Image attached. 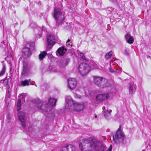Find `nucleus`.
Returning a JSON list of instances; mask_svg holds the SVG:
<instances>
[{
	"label": "nucleus",
	"mask_w": 151,
	"mask_h": 151,
	"mask_svg": "<svg viewBox=\"0 0 151 151\" xmlns=\"http://www.w3.org/2000/svg\"><path fill=\"white\" fill-rule=\"evenodd\" d=\"M121 127L120 126L115 134L113 136V140L115 143L122 142L124 138V134L121 131Z\"/></svg>",
	"instance_id": "nucleus-5"
},
{
	"label": "nucleus",
	"mask_w": 151,
	"mask_h": 151,
	"mask_svg": "<svg viewBox=\"0 0 151 151\" xmlns=\"http://www.w3.org/2000/svg\"><path fill=\"white\" fill-rule=\"evenodd\" d=\"M6 85H8V83L7 82V81H6V83H5Z\"/></svg>",
	"instance_id": "nucleus-33"
},
{
	"label": "nucleus",
	"mask_w": 151,
	"mask_h": 151,
	"mask_svg": "<svg viewBox=\"0 0 151 151\" xmlns=\"http://www.w3.org/2000/svg\"><path fill=\"white\" fill-rule=\"evenodd\" d=\"M126 42L129 44L133 43L134 40L132 37L129 33H127L125 36Z\"/></svg>",
	"instance_id": "nucleus-15"
},
{
	"label": "nucleus",
	"mask_w": 151,
	"mask_h": 151,
	"mask_svg": "<svg viewBox=\"0 0 151 151\" xmlns=\"http://www.w3.org/2000/svg\"><path fill=\"white\" fill-rule=\"evenodd\" d=\"M22 53L23 55L25 58H26L30 56L32 54V52L30 48L24 47L22 50Z\"/></svg>",
	"instance_id": "nucleus-14"
},
{
	"label": "nucleus",
	"mask_w": 151,
	"mask_h": 151,
	"mask_svg": "<svg viewBox=\"0 0 151 151\" xmlns=\"http://www.w3.org/2000/svg\"><path fill=\"white\" fill-rule=\"evenodd\" d=\"M84 108V105L83 103H76L74 105L72 109L75 111L80 112L83 111Z\"/></svg>",
	"instance_id": "nucleus-12"
},
{
	"label": "nucleus",
	"mask_w": 151,
	"mask_h": 151,
	"mask_svg": "<svg viewBox=\"0 0 151 151\" xmlns=\"http://www.w3.org/2000/svg\"><path fill=\"white\" fill-rule=\"evenodd\" d=\"M53 15L58 26L64 22L65 18L60 9L55 7Z\"/></svg>",
	"instance_id": "nucleus-3"
},
{
	"label": "nucleus",
	"mask_w": 151,
	"mask_h": 151,
	"mask_svg": "<svg viewBox=\"0 0 151 151\" xmlns=\"http://www.w3.org/2000/svg\"><path fill=\"white\" fill-rule=\"evenodd\" d=\"M109 0L113 2V1H115L116 0Z\"/></svg>",
	"instance_id": "nucleus-32"
},
{
	"label": "nucleus",
	"mask_w": 151,
	"mask_h": 151,
	"mask_svg": "<svg viewBox=\"0 0 151 151\" xmlns=\"http://www.w3.org/2000/svg\"><path fill=\"white\" fill-rule=\"evenodd\" d=\"M61 151H75V147L72 145H68L62 146Z\"/></svg>",
	"instance_id": "nucleus-13"
},
{
	"label": "nucleus",
	"mask_w": 151,
	"mask_h": 151,
	"mask_svg": "<svg viewBox=\"0 0 151 151\" xmlns=\"http://www.w3.org/2000/svg\"><path fill=\"white\" fill-rule=\"evenodd\" d=\"M30 80L29 79V80H25L24 81H21V83L19 84V86H28L29 85Z\"/></svg>",
	"instance_id": "nucleus-17"
},
{
	"label": "nucleus",
	"mask_w": 151,
	"mask_h": 151,
	"mask_svg": "<svg viewBox=\"0 0 151 151\" xmlns=\"http://www.w3.org/2000/svg\"><path fill=\"white\" fill-rule=\"evenodd\" d=\"M113 52L112 51H111L110 52L107 53L105 55V57L106 59L109 58H111Z\"/></svg>",
	"instance_id": "nucleus-24"
},
{
	"label": "nucleus",
	"mask_w": 151,
	"mask_h": 151,
	"mask_svg": "<svg viewBox=\"0 0 151 151\" xmlns=\"http://www.w3.org/2000/svg\"><path fill=\"white\" fill-rule=\"evenodd\" d=\"M68 87L70 89L73 90L75 88L77 85V82L74 78H69L68 80Z\"/></svg>",
	"instance_id": "nucleus-10"
},
{
	"label": "nucleus",
	"mask_w": 151,
	"mask_h": 151,
	"mask_svg": "<svg viewBox=\"0 0 151 151\" xmlns=\"http://www.w3.org/2000/svg\"><path fill=\"white\" fill-rule=\"evenodd\" d=\"M6 80H4V82H5V81H6Z\"/></svg>",
	"instance_id": "nucleus-37"
},
{
	"label": "nucleus",
	"mask_w": 151,
	"mask_h": 151,
	"mask_svg": "<svg viewBox=\"0 0 151 151\" xmlns=\"http://www.w3.org/2000/svg\"><path fill=\"white\" fill-rule=\"evenodd\" d=\"M109 96V94L108 93L104 94H100L96 96V101L99 102H102L104 101L107 100Z\"/></svg>",
	"instance_id": "nucleus-9"
},
{
	"label": "nucleus",
	"mask_w": 151,
	"mask_h": 151,
	"mask_svg": "<svg viewBox=\"0 0 151 151\" xmlns=\"http://www.w3.org/2000/svg\"><path fill=\"white\" fill-rule=\"evenodd\" d=\"M70 40L68 39L66 42V45L69 47H71L72 46L71 42H70Z\"/></svg>",
	"instance_id": "nucleus-27"
},
{
	"label": "nucleus",
	"mask_w": 151,
	"mask_h": 151,
	"mask_svg": "<svg viewBox=\"0 0 151 151\" xmlns=\"http://www.w3.org/2000/svg\"><path fill=\"white\" fill-rule=\"evenodd\" d=\"M5 72V65H3L2 69L0 73V76L3 75Z\"/></svg>",
	"instance_id": "nucleus-26"
},
{
	"label": "nucleus",
	"mask_w": 151,
	"mask_h": 151,
	"mask_svg": "<svg viewBox=\"0 0 151 151\" xmlns=\"http://www.w3.org/2000/svg\"><path fill=\"white\" fill-rule=\"evenodd\" d=\"M125 52H124V53L126 55H127L128 54V52L127 51V50H125Z\"/></svg>",
	"instance_id": "nucleus-31"
},
{
	"label": "nucleus",
	"mask_w": 151,
	"mask_h": 151,
	"mask_svg": "<svg viewBox=\"0 0 151 151\" xmlns=\"http://www.w3.org/2000/svg\"><path fill=\"white\" fill-rule=\"evenodd\" d=\"M19 96L20 98L22 99H24L25 97V96L24 94H21L19 95Z\"/></svg>",
	"instance_id": "nucleus-28"
},
{
	"label": "nucleus",
	"mask_w": 151,
	"mask_h": 151,
	"mask_svg": "<svg viewBox=\"0 0 151 151\" xmlns=\"http://www.w3.org/2000/svg\"><path fill=\"white\" fill-rule=\"evenodd\" d=\"M47 48H51L56 42L55 36L52 35H49L47 37Z\"/></svg>",
	"instance_id": "nucleus-8"
},
{
	"label": "nucleus",
	"mask_w": 151,
	"mask_h": 151,
	"mask_svg": "<svg viewBox=\"0 0 151 151\" xmlns=\"http://www.w3.org/2000/svg\"><path fill=\"white\" fill-rule=\"evenodd\" d=\"M112 148V146L111 145L109 146L108 149L106 151H111Z\"/></svg>",
	"instance_id": "nucleus-29"
},
{
	"label": "nucleus",
	"mask_w": 151,
	"mask_h": 151,
	"mask_svg": "<svg viewBox=\"0 0 151 151\" xmlns=\"http://www.w3.org/2000/svg\"><path fill=\"white\" fill-rule=\"evenodd\" d=\"M29 68L27 63L25 62H23V69L21 73L22 77H24L27 76L29 73Z\"/></svg>",
	"instance_id": "nucleus-11"
},
{
	"label": "nucleus",
	"mask_w": 151,
	"mask_h": 151,
	"mask_svg": "<svg viewBox=\"0 0 151 151\" xmlns=\"http://www.w3.org/2000/svg\"><path fill=\"white\" fill-rule=\"evenodd\" d=\"M105 106H104L103 107V109H105Z\"/></svg>",
	"instance_id": "nucleus-35"
},
{
	"label": "nucleus",
	"mask_w": 151,
	"mask_h": 151,
	"mask_svg": "<svg viewBox=\"0 0 151 151\" xmlns=\"http://www.w3.org/2000/svg\"><path fill=\"white\" fill-rule=\"evenodd\" d=\"M109 71L111 72H114V69L111 68H110Z\"/></svg>",
	"instance_id": "nucleus-30"
},
{
	"label": "nucleus",
	"mask_w": 151,
	"mask_h": 151,
	"mask_svg": "<svg viewBox=\"0 0 151 151\" xmlns=\"http://www.w3.org/2000/svg\"><path fill=\"white\" fill-rule=\"evenodd\" d=\"M66 102L68 104V106L71 107L72 109L73 107H74V105L76 103L70 97H68L66 99Z\"/></svg>",
	"instance_id": "nucleus-16"
},
{
	"label": "nucleus",
	"mask_w": 151,
	"mask_h": 151,
	"mask_svg": "<svg viewBox=\"0 0 151 151\" xmlns=\"http://www.w3.org/2000/svg\"><path fill=\"white\" fill-rule=\"evenodd\" d=\"M93 78L94 83L100 88H104L111 86L109 81L103 77L99 76H94Z\"/></svg>",
	"instance_id": "nucleus-2"
},
{
	"label": "nucleus",
	"mask_w": 151,
	"mask_h": 151,
	"mask_svg": "<svg viewBox=\"0 0 151 151\" xmlns=\"http://www.w3.org/2000/svg\"><path fill=\"white\" fill-rule=\"evenodd\" d=\"M18 120L21 122L22 127L24 128L26 127V118L25 113L22 111H19L17 114Z\"/></svg>",
	"instance_id": "nucleus-7"
},
{
	"label": "nucleus",
	"mask_w": 151,
	"mask_h": 151,
	"mask_svg": "<svg viewBox=\"0 0 151 151\" xmlns=\"http://www.w3.org/2000/svg\"><path fill=\"white\" fill-rule=\"evenodd\" d=\"M150 56H148L147 57V58H150Z\"/></svg>",
	"instance_id": "nucleus-36"
},
{
	"label": "nucleus",
	"mask_w": 151,
	"mask_h": 151,
	"mask_svg": "<svg viewBox=\"0 0 151 151\" xmlns=\"http://www.w3.org/2000/svg\"><path fill=\"white\" fill-rule=\"evenodd\" d=\"M142 151H145V149H143Z\"/></svg>",
	"instance_id": "nucleus-34"
},
{
	"label": "nucleus",
	"mask_w": 151,
	"mask_h": 151,
	"mask_svg": "<svg viewBox=\"0 0 151 151\" xmlns=\"http://www.w3.org/2000/svg\"><path fill=\"white\" fill-rule=\"evenodd\" d=\"M89 151H104L106 149V146L102 141L95 139H86L79 141L78 145L79 148L81 151H83L86 145Z\"/></svg>",
	"instance_id": "nucleus-1"
},
{
	"label": "nucleus",
	"mask_w": 151,
	"mask_h": 151,
	"mask_svg": "<svg viewBox=\"0 0 151 151\" xmlns=\"http://www.w3.org/2000/svg\"><path fill=\"white\" fill-rule=\"evenodd\" d=\"M17 110L18 112L21 108V100L20 99H18L17 103Z\"/></svg>",
	"instance_id": "nucleus-22"
},
{
	"label": "nucleus",
	"mask_w": 151,
	"mask_h": 151,
	"mask_svg": "<svg viewBox=\"0 0 151 151\" xmlns=\"http://www.w3.org/2000/svg\"><path fill=\"white\" fill-rule=\"evenodd\" d=\"M91 70L90 65L86 63H81L78 67V70L79 73L82 76H84L88 73Z\"/></svg>",
	"instance_id": "nucleus-4"
},
{
	"label": "nucleus",
	"mask_w": 151,
	"mask_h": 151,
	"mask_svg": "<svg viewBox=\"0 0 151 151\" xmlns=\"http://www.w3.org/2000/svg\"><path fill=\"white\" fill-rule=\"evenodd\" d=\"M47 52L46 51H43L39 55L40 59L42 60L46 55Z\"/></svg>",
	"instance_id": "nucleus-23"
},
{
	"label": "nucleus",
	"mask_w": 151,
	"mask_h": 151,
	"mask_svg": "<svg viewBox=\"0 0 151 151\" xmlns=\"http://www.w3.org/2000/svg\"><path fill=\"white\" fill-rule=\"evenodd\" d=\"M136 86L134 84H130L129 86V92L132 93L133 91H135L136 88Z\"/></svg>",
	"instance_id": "nucleus-21"
},
{
	"label": "nucleus",
	"mask_w": 151,
	"mask_h": 151,
	"mask_svg": "<svg viewBox=\"0 0 151 151\" xmlns=\"http://www.w3.org/2000/svg\"><path fill=\"white\" fill-rule=\"evenodd\" d=\"M34 102L36 104V106L39 110L42 111V112L47 111V108L49 107L48 104H45V102L42 103L38 99L34 100Z\"/></svg>",
	"instance_id": "nucleus-6"
},
{
	"label": "nucleus",
	"mask_w": 151,
	"mask_h": 151,
	"mask_svg": "<svg viewBox=\"0 0 151 151\" xmlns=\"http://www.w3.org/2000/svg\"><path fill=\"white\" fill-rule=\"evenodd\" d=\"M66 51V49L62 47L59 48L58 50L57 51L60 55H64Z\"/></svg>",
	"instance_id": "nucleus-19"
},
{
	"label": "nucleus",
	"mask_w": 151,
	"mask_h": 151,
	"mask_svg": "<svg viewBox=\"0 0 151 151\" xmlns=\"http://www.w3.org/2000/svg\"><path fill=\"white\" fill-rule=\"evenodd\" d=\"M112 111L110 110L109 111L107 110H105L104 112V115L106 119H108L111 115V113Z\"/></svg>",
	"instance_id": "nucleus-20"
},
{
	"label": "nucleus",
	"mask_w": 151,
	"mask_h": 151,
	"mask_svg": "<svg viewBox=\"0 0 151 151\" xmlns=\"http://www.w3.org/2000/svg\"><path fill=\"white\" fill-rule=\"evenodd\" d=\"M80 56L83 60H85L86 61H87L88 60V59L85 57L83 53H80Z\"/></svg>",
	"instance_id": "nucleus-25"
},
{
	"label": "nucleus",
	"mask_w": 151,
	"mask_h": 151,
	"mask_svg": "<svg viewBox=\"0 0 151 151\" xmlns=\"http://www.w3.org/2000/svg\"><path fill=\"white\" fill-rule=\"evenodd\" d=\"M57 100L53 98H50L48 102V104L50 106V107L51 106H55Z\"/></svg>",
	"instance_id": "nucleus-18"
}]
</instances>
